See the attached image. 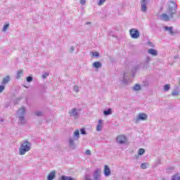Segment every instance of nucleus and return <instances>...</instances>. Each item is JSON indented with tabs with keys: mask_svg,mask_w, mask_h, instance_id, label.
<instances>
[{
	"mask_svg": "<svg viewBox=\"0 0 180 180\" xmlns=\"http://www.w3.org/2000/svg\"><path fill=\"white\" fill-rule=\"evenodd\" d=\"M178 5L174 1H171L169 4V8L167 9V14L163 13L160 15V20H164L165 22H168L169 19L174 18V15L176 13V8Z\"/></svg>",
	"mask_w": 180,
	"mask_h": 180,
	"instance_id": "f257e3e1",
	"label": "nucleus"
},
{
	"mask_svg": "<svg viewBox=\"0 0 180 180\" xmlns=\"http://www.w3.org/2000/svg\"><path fill=\"white\" fill-rule=\"evenodd\" d=\"M31 148L32 143L27 141H24L18 149L20 155H25L28 151H30Z\"/></svg>",
	"mask_w": 180,
	"mask_h": 180,
	"instance_id": "f03ea898",
	"label": "nucleus"
},
{
	"mask_svg": "<svg viewBox=\"0 0 180 180\" xmlns=\"http://www.w3.org/2000/svg\"><path fill=\"white\" fill-rule=\"evenodd\" d=\"M75 140H79V130L77 129L73 134V138L69 139V146L72 150H75L77 148L75 145Z\"/></svg>",
	"mask_w": 180,
	"mask_h": 180,
	"instance_id": "7ed1b4c3",
	"label": "nucleus"
},
{
	"mask_svg": "<svg viewBox=\"0 0 180 180\" xmlns=\"http://www.w3.org/2000/svg\"><path fill=\"white\" fill-rule=\"evenodd\" d=\"M26 115V108H21L17 112V116L19 118V121L22 124L26 123V120H25V115Z\"/></svg>",
	"mask_w": 180,
	"mask_h": 180,
	"instance_id": "20e7f679",
	"label": "nucleus"
},
{
	"mask_svg": "<svg viewBox=\"0 0 180 180\" xmlns=\"http://www.w3.org/2000/svg\"><path fill=\"white\" fill-rule=\"evenodd\" d=\"M148 119V115L144 112H140L138 114L137 117L134 120V123H139V122L147 120Z\"/></svg>",
	"mask_w": 180,
	"mask_h": 180,
	"instance_id": "39448f33",
	"label": "nucleus"
},
{
	"mask_svg": "<svg viewBox=\"0 0 180 180\" xmlns=\"http://www.w3.org/2000/svg\"><path fill=\"white\" fill-rule=\"evenodd\" d=\"M129 33L132 39H139L140 37V32L134 28L131 29Z\"/></svg>",
	"mask_w": 180,
	"mask_h": 180,
	"instance_id": "423d86ee",
	"label": "nucleus"
},
{
	"mask_svg": "<svg viewBox=\"0 0 180 180\" xmlns=\"http://www.w3.org/2000/svg\"><path fill=\"white\" fill-rule=\"evenodd\" d=\"M117 143L118 144H126L127 143V138L125 136L120 135L117 137Z\"/></svg>",
	"mask_w": 180,
	"mask_h": 180,
	"instance_id": "0eeeda50",
	"label": "nucleus"
},
{
	"mask_svg": "<svg viewBox=\"0 0 180 180\" xmlns=\"http://www.w3.org/2000/svg\"><path fill=\"white\" fill-rule=\"evenodd\" d=\"M70 115L72 117H74L75 119H78V117H79V114L78 113V109L77 108H72L70 112Z\"/></svg>",
	"mask_w": 180,
	"mask_h": 180,
	"instance_id": "6e6552de",
	"label": "nucleus"
},
{
	"mask_svg": "<svg viewBox=\"0 0 180 180\" xmlns=\"http://www.w3.org/2000/svg\"><path fill=\"white\" fill-rule=\"evenodd\" d=\"M164 30L165 32H168L169 34L172 36L175 34V33H178V32L175 31L174 32V27H168V26H165L164 27Z\"/></svg>",
	"mask_w": 180,
	"mask_h": 180,
	"instance_id": "1a4fd4ad",
	"label": "nucleus"
},
{
	"mask_svg": "<svg viewBox=\"0 0 180 180\" xmlns=\"http://www.w3.org/2000/svg\"><path fill=\"white\" fill-rule=\"evenodd\" d=\"M150 61H151V58L149 56L146 57L143 63L141 64V65H143V68H148Z\"/></svg>",
	"mask_w": 180,
	"mask_h": 180,
	"instance_id": "9d476101",
	"label": "nucleus"
},
{
	"mask_svg": "<svg viewBox=\"0 0 180 180\" xmlns=\"http://www.w3.org/2000/svg\"><path fill=\"white\" fill-rule=\"evenodd\" d=\"M141 8L142 12H147V1L146 0H143L141 1Z\"/></svg>",
	"mask_w": 180,
	"mask_h": 180,
	"instance_id": "9b49d317",
	"label": "nucleus"
},
{
	"mask_svg": "<svg viewBox=\"0 0 180 180\" xmlns=\"http://www.w3.org/2000/svg\"><path fill=\"white\" fill-rule=\"evenodd\" d=\"M56 179V170H52L47 176V180Z\"/></svg>",
	"mask_w": 180,
	"mask_h": 180,
	"instance_id": "f8f14e48",
	"label": "nucleus"
},
{
	"mask_svg": "<svg viewBox=\"0 0 180 180\" xmlns=\"http://www.w3.org/2000/svg\"><path fill=\"white\" fill-rule=\"evenodd\" d=\"M130 82V77H129V74L124 72V78L122 79L123 84H127Z\"/></svg>",
	"mask_w": 180,
	"mask_h": 180,
	"instance_id": "ddd939ff",
	"label": "nucleus"
},
{
	"mask_svg": "<svg viewBox=\"0 0 180 180\" xmlns=\"http://www.w3.org/2000/svg\"><path fill=\"white\" fill-rule=\"evenodd\" d=\"M9 81H11V77L6 76L5 77L3 78V80L1 82V85L6 86V84L9 83Z\"/></svg>",
	"mask_w": 180,
	"mask_h": 180,
	"instance_id": "4468645a",
	"label": "nucleus"
},
{
	"mask_svg": "<svg viewBox=\"0 0 180 180\" xmlns=\"http://www.w3.org/2000/svg\"><path fill=\"white\" fill-rule=\"evenodd\" d=\"M148 54H150V56H153V57H157L158 56V52H157V50L153 49H150L148 50Z\"/></svg>",
	"mask_w": 180,
	"mask_h": 180,
	"instance_id": "2eb2a0df",
	"label": "nucleus"
},
{
	"mask_svg": "<svg viewBox=\"0 0 180 180\" xmlns=\"http://www.w3.org/2000/svg\"><path fill=\"white\" fill-rule=\"evenodd\" d=\"M104 175L105 176H109V175H110V169L108 165L104 166Z\"/></svg>",
	"mask_w": 180,
	"mask_h": 180,
	"instance_id": "dca6fc26",
	"label": "nucleus"
},
{
	"mask_svg": "<svg viewBox=\"0 0 180 180\" xmlns=\"http://www.w3.org/2000/svg\"><path fill=\"white\" fill-rule=\"evenodd\" d=\"M104 116H109V115H112L113 112L112 111V108H108V110H105L103 111Z\"/></svg>",
	"mask_w": 180,
	"mask_h": 180,
	"instance_id": "f3484780",
	"label": "nucleus"
},
{
	"mask_svg": "<svg viewBox=\"0 0 180 180\" xmlns=\"http://www.w3.org/2000/svg\"><path fill=\"white\" fill-rule=\"evenodd\" d=\"M93 67L96 69L101 68V67H102V63L99 61H96L93 63Z\"/></svg>",
	"mask_w": 180,
	"mask_h": 180,
	"instance_id": "a211bd4d",
	"label": "nucleus"
},
{
	"mask_svg": "<svg viewBox=\"0 0 180 180\" xmlns=\"http://www.w3.org/2000/svg\"><path fill=\"white\" fill-rule=\"evenodd\" d=\"M94 180H101V174H99V172L98 171H95L94 174Z\"/></svg>",
	"mask_w": 180,
	"mask_h": 180,
	"instance_id": "6ab92c4d",
	"label": "nucleus"
},
{
	"mask_svg": "<svg viewBox=\"0 0 180 180\" xmlns=\"http://www.w3.org/2000/svg\"><path fill=\"white\" fill-rule=\"evenodd\" d=\"M139 68H140V66L136 65L135 67H134L131 70V77H134L136 72L139 70Z\"/></svg>",
	"mask_w": 180,
	"mask_h": 180,
	"instance_id": "aec40b11",
	"label": "nucleus"
},
{
	"mask_svg": "<svg viewBox=\"0 0 180 180\" xmlns=\"http://www.w3.org/2000/svg\"><path fill=\"white\" fill-rule=\"evenodd\" d=\"M60 180H75L73 178H72L71 176H62L60 177Z\"/></svg>",
	"mask_w": 180,
	"mask_h": 180,
	"instance_id": "412c9836",
	"label": "nucleus"
},
{
	"mask_svg": "<svg viewBox=\"0 0 180 180\" xmlns=\"http://www.w3.org/2000/svg\"><path fill=\"white\" fill-rule=\"evenodd\" d=\"M22 75H23V71L22 70H19L18 72H17V75H16V79H19V78H20L22 77Z\"/></svg>",
	"mask_w": 180,
	"mask_h": 180,
	"instance_id": "4be33fe9",
	"label": "nucleus"
},
{
	"mask_svg": "<svg viewBox=\"0 0 180 180\" xmlns=\"http://www.w3.org/2000/svg\"><path fill=\"white\" fill-rule=\"evenodd\" d=\"M141 89V86L139 84H136L134 86V91H140Z\"/></svg>",
	"mask_w": 180,
	"mask_h": 180,
	"instance_id": "5701e85b",
	"label": "nucleus"
},
{
	"mask_svg": "<svg viewBox=\"0 0 180 180\" xmlns=\"http://www.w3.org/2000/svg\"><path fill=\"white\" fill-rule=\"evenodd\" d=\"M172 180H180L179 174H176V175L173 176Z\"/></svg>",
	"mask_w": 180,
	"mask_h": 180,
	"instance_id": "b1692460",
	"label": "nucleus"
},
{
	"mask_svg": "<svg viewBox=\"0 0 180 180\" xmlns=\"http://www.w3.org/2000/svg\"><path fill=\"white\" fill-rule=\"evenodd\" d=\"M171 88V86H169V84H165L164 86V91H165L166 92L169 91V89Z\"/></svg>",
	"mask_w": 180,
	"mask_h": 180,
	"instance_id": "393cba45",
	"label": "nucleus"
},
{
	"mask_svg": "<svg viewBox=\"0 0 180 180\" xmlns=\"http://www.w3.org/2000/svg\"><path fill=\"white\" fill-rule=\"evenodd\" d=\"M106 2V0H99L98 2V6H102Z\"/></svg>",
	"mask_w": 180,
	"mask_h": 180,
	"instance_id": "a878e982",
	"label": "nucleus"
},
{
	"mask_svg": "<svg viewBox=\"0 0 180 180\" xmlns=\"http://www.w3.org/2000/svg\"><path fill=\"white\" fill-rule=\"evenodd\" d=\"M35 115H36V116L41 117V116H43V112L41 111H36Z\"/></svg>",
	"mask_w": 180,
	"mask_h": 180,
	"instance_id": "bb28decb",
	"label": "nucleus"
},
{
	"mask_svg": "<svg viewBox=\"0 0 180 180\" xmlns=\"http://www.w3.org/2000/svg\"><path fill=\"white\" fill-rule=\"evenodd\" d=\"M144 153H146V150L143 148H140L139 150V155H143V154H144Z\"/></svg>",
	"mask_w": 180,
	"mask_h": 180,
	"instance_id": "cd10ccee",
	"label": "nucleus"
},
{
	"mask_svg": "<svg viewBox=\"0 0 180 180\" xmlns=\"http://www.w3.org/2000/svg\"><path fill=\"white\" fill-rule=\"evenodd\" d=\"M9 27V24H6L3 27V32H6L7 29Z\"/></svg>",
	"mask_w": 180,
	"mask_h": 180,
	"instance_id": "c85d7f7f",
	"label": "nucleus"
},
{
	"mask_svg": "<svg viewBox=\"0 0 180 180\" xmlns=\"http://www.w3.org/2000/svg\"><path fill=\"white\" fill-rule=\"evenodd\" d=\"M73 91H75V92H79V87L77 85L74 86Z\"/></svg>",
	"mask_w": 180,
	"mask_h": 180,
	"instance_id": "c756f323",
	"label": "nucleus"
},
{
	"mask_svg": "<svg viewBox=\"0 0 180 180\" xmlns=\"http://www.w3.org/2000/svg\"><path fill=\"white\" fill-rule=\"evenodd\" d=\"M4 91H5V86L1 84V85H0V94H2V92H4Z\"/></svg>",
	"mask_w": 180,
	"mask_h": 180,
	"instance_id": "7c9ffc66",
	"label": "nucleus"
},
{
	"mask_svg": "<svg viewBox=\"0 0 180 180\" xmlns=\"http://www.w3.org/2000/svg\"><path fill=\"white\" fill-rule=\"evenodd\" d=\"M141 168H142V169H146V168H147V163H146V162L142 163L141 165Z\"/></svg>",
	"mask_w": 180,
	"mask_h": 180,
	"instance_id": "2f4dec72",
	"label": "nucleus"
},
{
	"mask_svg": "<svg viewBox=\"0 0 180 180\" xmlns=\"http://www.w3.org/2000/svg\"><path fill=\"white\" fill-rule=\"evenodd\" d=\"M101 130H102V124H98L96 127V131H101Z\"/></svg>",
	"mask_w": 180,
	"mask_h": 180,
	"instance_id": "473e14b6",
	"label": "nucleus"
},
{
	"mask_svg": "<svg viewBox=\"0 0 180 180\" xmlns=\"http://www.w3.org/2000/svg\"><path fill=\"white\" fill-rule=\"evenodd\" d=\"M42 78L43 79H45V78H47L49 77V73L48 72H45L42 75Z\"/></svg>",
	"mask_w": 180,
	"mask_h": 180,
	"instance_id": "72a5a7b5",
	"label": "nucleus"
},
{
	"mask_svg": "<svg viewBox=\"0 0 180 180\" xmlns=\"http://www.w3.org/2000/svg\"><path fill=\"white\" fill-rule=\"evenodd\" d=\"M32 81H33V77H32L31 76H29L27 77V82H32Z\"/></svg>",
	"mask_w": 180,
	"mask_h": 180,
	"instance_id": "f704fd0d",
	"label": "nucleus"
},
{
	"mask_svg": "<svg viewBox=\"0 0 180 180\" xmlns=\"http://www.w3.org/2000/svg\"><path fill=\"white\" fill-rule=\"evenodd\" d=\"M172 95V96H178V95H179V91H173Z\"/></svg>",
	"mask_w": 180,
	"mask_h": 180,
	"instance_id": "c9c22d12",
	"label": "nucleus"
},
{
	"mask_svg": "<svg viewBox=\"0 0 180 180\" xmlns=\"http://www.w3.org/2000/svg\"><path fill=\"white\" fill-rule=\"evenodd\" d=\"M81 134H86V131H85V129L82 128L80 129Z\"/></svg>",
	"mask_w": 180,
	"mask_h": 180,
	"instance_id": "e433bc0d",
	"label": "nucleus"
},
{
	"mask_svg": "<svg viewBox=\"0 0 180 180\" xmlns=\"http://www.w3.org/2000/svg\"><path fill=\"white\" fill-rule=\"evenodd\" d=\"M85 154H86V155H91V154H92V153L91 152L90 150H86L85 151Z\"/></svg>",
	"mask_w": 180,
	"mask_h": 180,
	"instance_id": "4c0bfd02",
	"label": "nucleus"
},
{
	"mask_svg": "<svg viewBox=\"0 0 180 180\" xmlns=\"http://www.w3.org/2000/svg\"><path fill=\"white\" fill-rule=\"evenodd\" d=\"M81 5H85L86 3V0H79Z\"/></svg>",
	"mask_w": 180,
	"mask_h": 180,
	"instance_id": "58836bf2",
	"label": "nucleus"
},
{
	"mask_svg": "<svg viewBox=\"0 0 180 180\" xmlns=\"http://www.w3.org/2000/svg\"><path fill=\"white\" fill-rule=\"evenodd\" d=\"M94 56L95 57H99V53H98V52H95V53H94Z\"/></svg>",
	"mask_w": 180,
	"mask_h": 180,
	"instance_id": "ea45409f",
	"label": "nucleus"
},
{
	"mask_svg": "<svg viewBox=\"0 0 180 180\" xmlns=\"http://www.w3.org/2000/svg\"><path fill=\"white\" fill-rule=\"evenodd\" d=\"M74 50H75L74 46H71V47H70V51H71V53H72V51H74Z\"/></svg>",
	"mask_w": 180,
	"mask_h": 180,
	"instance_id": "a19ab883",
	"label": "nucleus"
},
{
	"mask_svg": "<svg viewBox=\"0 0 180 180\" xmlns=\"http://www.w3.org/2000/svg\"><path fill=\"white\" fill-rule=\"evenodd\" d=\"M98 124H102V120H98Z\"/></svg>",
	"mask_w": 180,
	"mask_h": 180,
	"instance_id": "79ce46f5",
	"label": "nucleus"
},
{
	"mask_svg": "<svg viewBox=\"0 0 180 180\" xmlns=\"http://www.w3.org/2000/svg\"><path fill=\"white\" fill-rule=\"evenodd\" d=\"M0 122H1V123H3V122H4V119H3V118H1V119L0 120Z\"/></svg>",
	"mask_w": 180,
	"mask_h": 180,
	"instance_id": "37998d69",
	"label": "nucleus"
},
{
	"mask_svg": "<svg viewBox=\"0 0 180 180\" xmlns=\"http://www.w3.org/2000/svg\"><path fill=\"white\" fill-rule=\"evenodd\" d=\"M86 25H91V22H86Z\"/></svg>",
	"mask_w": 180,
	"mask_h": 180,
	"instance_id": "c03bdc74",
	"label": "nucleus"
}]
</instances>
